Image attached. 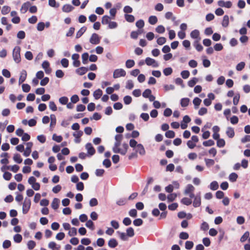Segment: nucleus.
Wrapping results in <instances>:
<instances>
[{
    "instance_id": "60",
    "label": "nucleus",
    "mask_w": 250,
    "mask_h": 250,
    "mask_svg": "<svg viewBox=\"0 0 250 250\" xmlns=\"http://www.w3.org/2000/svg\"><path fill=\"white\" fill-rule=\"evenodd\" d=\"M12 177V174L9 172H4L3 175V178L7 181H9L11 179Z\"/></svg>"
},
{
    "instance_id": "57",
    "label": "nucleus",
    "mask_w": 250,
    "mask_h": 250,
    "mask_svg": "<svg viewBox=\"0 0 250 250\" xmlns=\"http://www.w3.org/2000/svg\"><path fill=\"white\" fill-rule=\"evenodd\" d=\"M49 107L51 110L55 111L57 110V106L53 101H50L49 104Z\"/></svg>"
},
{
    "instance_id": "44",
    "label": "nucleus",
    "mask_w": 250,
    "mask_h": 250,
    "mask_svg": "<svg viewBox=\"0 0 250 250\" xmlns=\"http://www.w3.org/2000/svg\"><path fill=\"white\" fill-rule=\"evenodd\" d=\"M193 245L192 241H188L185 243V248L187 250H190L193 248Z\"/></svg>"
},
{
    "instance_id": "10",
    "label": "nucleus",
    "mask_w": 250,
    "mask_h": 250,
    "mask_svg": "<svg viewBox=\"0 0 250 250\" xmlns=\"http://www.w3.org/2000/svg\"><path fill=\"white\" fill-rule=\"evenodd\" d=\"M30 6L31 3L29 1L23 3L20 9L21 12L22 14L25 13L27 11L28 9H29V7Z\"/></svg>"
},
{
    "instance_id": "56",
    "label": "nucleus",
    "mask_w": 250,
    "mask_h": 250,
    "mask_svg": "<svg viewBox=\"0 0 250 250\" xmlns=\"http://www.w3.org/2000/svg\"><path fill=\"white\" fill-rule=\"evenodd\" d=\"M10 11V7L8 6H4L1 9V13L3 15H6L8 14Z\"/></svg>"
},
{
    "instance_id": "12",
    "label": "nucleus",
    "mask_w": 250,
    "mask_h": 250,
    "mask_svg": "<svg viewBox=\"0 0 250 250\" xmlns=\"http://www.w3.org/2000/svg\"><path fill=\"white\" fill-rule=\"evenodd\" d=\"M201 197L200 195H196L194 198L193 202V206L195 208L199 207L201 206Z\"/></svg>"
},
{
    "instance_id": "54",
    "label": "nucleus",
    "mask_w": 250,
    "mask_h": 250,
    "mask_svg": "<svg viewBox=\"0 0 250 250\" xmlns=\"http://www.w3.org/2000/svg\"><path fill=\"white\" fill-rule=\"evenodd\" d=\"M167 41L166 38L165 37H160L157 40V43L160 45H162L166 43Z\"/></svg>"
},
{
    "instance_id": "24",
    "label": "nucleus",
    "mask_w": 250,
    "mask_h": 250,
    "mask_svg": "<svg viewBox=\"0 0 250 250\" xmlns=\"http://www.w3.org/2000/svg\"><path fill=\"white\" fill-rule=\"evenodd\" d=\"M189 103V99L188 98H182L181 100L180 104L182 107H187Z\"/></svg>"
},
{
    "instance_id": "17",
    "label": "nucleus",
    "mask_w": 250,
    "mask_h": 250,
    "mask_svg": "<svg viewBox=\"0 0 250 250\" xmlns=\"http://www.w3.org/2000/svg\"><path fill=\"white\" fill-rule=\"evenodd\" d=\"M195 190L194 187L191 184H188L186 188L184 191L185 194H188L190 192H192Z\"/></svg>"
},
{
    "instance_id": "11",
    "label": "nucleus",
    "mask_w": 250,
    "mask_h": 250,
    "mask_svg": "<svg viewBox=\"0 0 250 250\" xmlns=\"http://www.w3.org/2000/svg\"><path fill=\"white\" fill-rule=\"evenodd\" d=\"M83 132L81 130H78L77 132H74L73 134V136L75 137V142L76 143L80 142V138L83 135Z\"/></svg>"
},
{
    "instance_id": "43",
    "label": "nucleus",
    "mask_w": 250,
    "mask_h": 250,
    "mask_svg": "<svg viewBox=\"0 0 250 250\" xmlns=\"http://www.w3.org/2000/svg\"><path fill=\"white\" fill-rule=\"evenodd\" d=\"M51 123L50 124V127H54L56 124V118L54 115L52 114L50 115Z\"/></svg>"
},
{
    "instance_id": "50",
    "label": "nucleus",
    "mask_w": 250,
    "mask_h": 250,
    "mask_svg": "<svg viewBox=\"0 0 250 250\" xmlns=\"http://www.w3.org/2000/svg\"><path fill=\"white\" fill-rule=\"evenodd\" d=\"M197 82V79L196 78H193L192 79L188 82V85L190 87H192L195 85Z\"/></svg>"
},
{
    "instance_id": "20",
    "label": "nucleus",
    "mask_w": 250,
    "mask_h": 250,
    "mask_svg": "<svg viewBox=\"0 0 250 250\" xmlns=\"http://www.w3.org/2000/svg\"><path fill=\"white\" fill-rule=\"evenodd\" d=\"M226 134L229 138H233L235 135L234 129L231 127H228L226 131Z\"/></svg>"
},
{
    "instance_id": "4",
    "label": "nucleus",
    "mask_w": 250,
    "mask_h": 250,
    "mask_svg": "<svg viewBox=\"0 0 250 250\" xmlns=\"http://www.w3.org/2000/svg\"><path fill=\"white\" fill-rule=\"evenodd\" d=\"M126 75V72L122 68L115 69L113 72V77L116 79L120 77H125Z\"/></svg>"
},
{
    "instance_id": "7",
    "label": "nucleus",
    "mask_w": 250,
    "mask_h": 250,
    "mask_svg": "<svg viewBox=\"0 0 250 250\" xmlns=\"http://www.w3.org/2000/svg\"><path fill=\"white\" fill-rule=\"evenodd\" d=\"M145 62L147 65H152L154 67L158 66V63L156 61L149 57H147L145 60Z\"/></svg>"
},
{
    "instance_id": "15",
    "label": "nucleus",
    "mask_w": 250,
    "mask_h": 250,
    "mask_svg": "<svg viewBox=\"0 0 250 250\" xmlns=\"http://www.w3.org/2000/svg\"><path fill=\"white\" fill-rule=\"evenodd\" d=\"M73 9L74 7L68 4H64L62 8V11L66 13L70 12Z\"/></svg>"
},
{
    "instance_id": "51",
    "label": "nucleus",
    "mask_w": 250,
    "mask_h": 250,
    "mask_svg": "<svg viewBox=\"0 0 250 250\" xmlns=\"http://www.w3.org/2000/svg\"><path fill=\"white\" fill-rule=\"evenodd\" d=\"M133 223L134 226L138 227L141 226L143 224V221L141 219L138 218L135 219Z\"/></svg>"
},
{
    "instance_id": "8",
    "label": "nucleus",
    "mask_w": 250,
    "mask_h": 250,
    "mask_svg": "<svg viewBox=\"0 0 250 250\" xmlns=\"http://www.w3.org/2000/svg\"><path fill=\"white\" fill-rule=\"evenodd\" d=\"M85 147L87 150L88 154L90 156L93 155L95 153V149L91 143H87L85 146Z\"/></svg>"
},
{
    "instance_id": "33",
    "label": "nucleus",
    "mask_w": 250,
    "mask_h": 250,
    "mask_svg": "<svg viewBox=\"0 0 250 250\" xmlns=\"http://www.w3.org/2000/svg\"><path fill=\"white\" fill-rule=\"evenodd\" d=\"M135 65V62L133 60H127L125 62V66L128 68H130L134 66Z\"/></svg>"
},
{
    "instance_id": "37",
    "label": "nucleus",
    "mask_w": 250,
    "mask_h": 250,
    "mask_svg": "<svg viewBox=\"0 0 250 250\" xmlns=\"http://www.w3.org/2000/svg\"><path fill=\"white\" fill-rule=\"evenodd\" d=\"M238 178V175L235 173H231L229 175V180L232 182H235Z\"/></svg>"
},
{
    "instance_id": "42",
    "label": "nucleus",
    "mask_w": 250,
    "mask_h": 250,
    "mask_svg": "<svg viewBox=\"0 0 250 250\" xmlns=\"http://www.w3.org/2000/svg\"><path fill=\"white\" fill-rule=\"evenodd\" d=\"M205 161L206 162V165L208 167L212 166L215 164V162L213 159H205Z\"/></svg>"
},
{
    "instance_id": "26",
    "label": "nucleus",
    "mask_w": 250,
    "mask_h": 250,
    "mask_svg": "<svg viewBox=\"0 0 250 250\" xmlns=\"http://www.w3.org/2000/svg\"><path fill=\"white\" fill-rule=\"evenodd\" d=\"M181 202L182 204L186 205L189 206L191 204L192 200L190 198H188L187 197H184L182 199Z\"/></svg>"
},
{
    "instance_id": "55",
    "label": "nucleus",
    "mask_w": 250,
    "mask_h": 250,
    "mask_svg": "<svg viewBox=\"0 0 250 250\" xmlns=\"http://www.w3.org/2000/svg\"><path fill=\"white\" fill-rule=\"evenodd\" d=\"M189 74V72L188 70H183L181 73L182 77L184 79L188 78Z\"/></svg>"
},
{
    "instance_id": "14",
    "label": "nucleus",
    "mask_w": 250,
    "mask_h": 250,
    "mask_svg": "<svg viewBox=\"0 0 250 250\" xmlns=\"http://www.w3.org/2000/svg\"><path fill=\"white\" fill-rule=\"evenodd\" d=\"M136 152L137 153L138 152L141 155H145V154L146 153V151H145V149L144 148V147L141 144H138L137 145V148H136Z\"/></svg>"
},
{
    "instance_id": "52",
    "label": "nucleus",
    "mask_w": 250,
    "mask_h": 250,
    "mask_svg": "<svg viewBox=\"0 0 250 250\" xmlns=\"http://www.w3.org/2000/svg\"><path fill=\"white\" fill-rule=\"evenodd\" d=\"M203 145L205 146H210L214 145V142L212 140H208L206 141H204L203 143Z\"/></svg>"
},
{
    "instance_id": "46",
    "label": "nucleus",
    "mask_w": 250,
    "mask_h": 250,
    "mask_svg": "<svg viewBox=\"0 0 250 250\" xmlns=\"http://www.w3.org/2000/svg\"><path fill=\"white\" fill-rule=\"evenodd\" d=\"M199 41H195V42H194V46L196 48V49L198 51H201L203 49V47L202 46V45L199 43Z\"/></svg>"
},
{
    "instance_id": "32",
    "label": "nucleus",
    "mask_w": 250,
    "mask_h": 250,
    "mask_svg": "<svg viewBox=\"0 0 250 250\" xmlns=\"http://www.w3.org/2000/svg\"><path fill=\"white\" fill-rule=\"evenodd\" d=\"M14 161L18 164H21L22 161V159L21 158L20 154H15L13 157Z\"/></svg>"
},
{
    "instance_id": "22",
    "label": "nucleus",
    "mask_w": 250,
    "mask_h": 250,
    "mask_svg": "<svg viewBox=\"0 0 250 250\" xmlns=\"http://www.w3.org/2000/svg\"><path fill=\"white\" fill-rule=\"evenodd\" d=\"M102 95L103 91L100 89H98L93 92V96L94 98L96 100L100 99V97L102 96Z\"/></svg>"
},
{
    "instance_id": "35",
    "label": "nucleus",
    "mask_w": 250,
    "mask_h": 250,
    "mask_svg": "<svg viewBox=\"0 0 250 250\" xmlns=\"http://www.w3.org/2000/svg\"><path fill=\"white\" fill-rule=\"evenodd\" d=\"M202 100L198 97H196L193 99V103L195 106V108H198V106L200 104Z\"/></svg>"
},
{
    "instance_id": "3",
    "label": "nucleus",
    "mask_w": 250,
    "mask_h": 250,
    "mask_svg": "<svg viewBox=\"0 0 250 250\" xmlns=\"http://www.w3.org/2000/svg\"><path fill=\"white\" fill-rule=\"evenodd\" d=\"M31 206V200L30 199L25 198L22 205V213L24 214L27 213Z\"/></svg>"
},
{
    "instance_id": "48",
    "label": "nucleus",
    "mask_w": 250,
    "mask_h": 250,
    "mask_svg": "<svg viewBox=\"0 0 250 250\" xmlns=\"http://www.w3.org/2000/svg\"><path fill=\"white\" fill-rule=\"evenodd\" d=\"M155 30L157 33L162 34L165 32V28L164 26L160 25L156 28Z\"/></svg>"
},
{
    "instance_id": "28",
    "label": "nucleus",
    "mask_w": 250,
    "mask_h": 250,
    "mask_svg": "<svg viewBox=\"0 0 250 250\" xmlns=\"http://www.w3.org/2000/svg\"><path fill=\"white\" fill-rule=\"evenodd\" d=\"M126 233L127 237H132L134 236L135 233L134 229L132 227L128 228L126 230Z\"/></svg>"
},
{
    "instance_id": "53",
    "label": "nucleus",
    "mask_w": 250,
    "mask_h": 250,
    "mask_svg": "<svg viewBox=\"0 0 250 250\" xmlns=\"http://www.w3.org/2000/svg\"><path fill=\"white\" fill-rule=\"evenodd\" d=\"M163 73L166 76H168L172 74V69L171 67H167L164 69Z\"/></svg>"
},
{
    "instance_id": "61",
    "label": "nucleus",
    "mask_w": 250,
    "mask_h": 250,
    "mask_svg": "<svg viewBox=\"0 0 250 250\" xmlns=\"http://www.w3.org/2000/svg\"><path fill=\"white\" fill-rule=\"evenodd\" d=\"M245 65V63L244 62H240L238 64H237L236 66V69L237 71H241L244 68Z\"/></svg>"
},
{
    "instance_id": "18",
    "label": "nucleus",
    "mask_w": 250,
    "mask_h": 250,
    "mask_svg": "<svg viewBox=\"0 0 250 250\" xmlns=\"http://www.w3.org/2000/svg\"><path fill=\"white\" fill-rule=\"evenodd\" d=\"M118 245V242L115 238L110 239L108 243V245L110 248H114Z\"/></svg>"
},
{
    "instance_id": "59",
    "label": "nucleus",
    "mask_w": 250,
    "mask_h": 250,
    "mask_svg": "<svg viewBox=\"0 0 250 250\" xmlns=\"http://www.w3.org/2000/svg\"><path fill=\"white\" fill-rule=\"evenodd\" d=\"M30 89V86L28 84L24 83L22 85V89L24 92H28Z\"/></svg>"
},
{
    "instance_id": "38",
    "label": "nucleus",
    "mask_w": 250,
    "mask_h": 250,
    "mask_svg": "<svg viewBox=\"0 0 250 250\" xmlns=\"http://www.w3.org/2000/svg\"><path fill=\"white\" fill-rule=\"evenodd\" d=\"M125 20L129 22H133L135 20L134 17L132 15L125 14Z\"/></svg>"
},
{
    "instance_id": "19",
    "label": "nucleus",
    "mask_w": 250,
    "mask_h": 250,
    "mask_svg": "<svg viewBox=\"0 0 250 250\" xmlns=\"http://www.w3.org/2000/svg\"><path fill=\"white\" fill-rule=\"evenodd\" d=\"M199 36L200 32L197 29H195L192 31L190 33V37L193 39H198V41L200 40Z\"/></svg>"
},
{
    "instance_id": "30",
    "label": "nucleus",
    "mask_w": 250,
    "mask_h": 250,
    "mask_svg": "<svg viewBox=\"0 0 250 250\" xmlns=\"http://www.w3.org/2000/svg\"><path fill=\"white\" fill-rule=\"evenodd\" d=\"M117 233L118 234L120 238L123 241H127L128 240V237L127 235L123 232L118 231Z\"/></svg>"
},
{
    "instance_id": "45",
    "label": "nucleus",
    "mask_w": 250,
    "mask_h": 250,
    "mask_svg": "<svg viewBox=\"0 0 250 250\" xmlns=\"http://www.w3.org/2000/svg\"><path fill=\"white\" fill-rule=\"evenodd\" d=\"M52 139L58 143H60L62 140V136H58L56 134H54L52 136Z\"/></svg>"
},
{
    "instance_id": "29",
    "label": "nucleus",
    "mask_w": 250,
    "mask_h": 250,
    "mask_svg": "<svg viewBox=\"0 0 250 250\" xmlns=\"http://www.w3.org/2000/svg\"><path fill=\"white\" fill-rule=\"evenodd\" d=\"M158 21V19L155 16H151L148 19V22L150 24H155Z\"/></svg>"
},
{
    "instance_id": "2",
    "label": "nucleus",
    "mask_w": 250,
    "mask_h": 250,
    "mask_svg": "<svg viewBox=\"0 0 250 250\" xmlns=\"http://www.w3.org/2000/svg\"><path fill=\"white\" fill-rule=\"evenodd\" d=\"M21 48L19 46H16L13 51V57L14 61L16 63H19L21 61V55H20Z\"/></svg>"
},
{
    "instance_id": "39",
    "label": "nucleus",
    "mask_w": 250,
    "mask_h": 250,
    "mask_svg": "<svg viewBox=\"0 0 250 250\" xmlns=\"http://www.w3.org/2000/svg\"><path fill=\"white\" fill-rule=\"evenodd\" d=\"M175 135V132L172 130H168L165 133L166 137L168 138H173Z\"/></svg>"
},
{
    "instance_id": "62",
    "label": "nucleus",
    "mask_w": 250,
    "mask_h": 250,
    "mask_svg": "<svg viewBox=\"0 0 250 250\" xmlns=\"http://www.w3.org/2000/svg\"><path fill=\"white\" fill-rule=\"evenodd\" d=\"M179 237L181 239L186 240L188 238L189 235L187 232H182L180 233Z\"/></svg>"
},
{
    "instance_id": "36",
    "label": "nucleus",
    "mask_w": 250,
    "mask_h": 250,
    "mask_svg": "<svg viewBox=\"0 0 250 250\" xmlns=\"http://www.w3.org/2000/svg\"><path fill=\"white\" fill-rule=\"evenodd\" d=\"M141 33V31L139 30H138L137 31H132L131 33L130 37L132 39H136L138 38V35Z\"/></svg>"
},
{
    "instance_id": "9",
    "label": "nucleus",
    "mask_w": 250,
    "mask_h": 250,
    "mask_svg": "<svg viewBox=\"0 0 250 250\" xmlns=\"http://www.w3.org/2000/svg\"><path fill=\"white\" fill-rule=\"evenodd\" d=\"M33 146V143L32 142H28L26 144V147L25 150L23 152V155L25 157H27L30 155L31 152V148Z\"/></svg>"
},
{
    "instance_id": "34",
    "label": "nucleus",
    "mask_w": 250,
    "mask_h": 250,
    "mask_svg": "<svg viewBox=\"0 0 250 250\" xmlns=\"http://www.w3.org/2000/svg\"><path fill=\"white\" fill-rule=\"evenodd\" d=\"M110 18L107 15H104L103 17L102 20V23L103 24H108L110 22Z\"/></svg>"
},
{
    "instance_id": "5",
    "label": "nucleus",
    "mask_w": 250,
    "mask_h": 250,
    "mask_svg": "<svg viewBox=\"0 0 250 250\" xmlns=\"http://www.w3.org/2000/svg\"><path fill=\"white\" fill-rule=\"evenodd\" d=\"M89 42L91 44H98L100 42V37L96 33H93L92 34Z\"/></svg>"
},
{
    "instance_id": "31",
    "label": "nucleus",
    "mask_w": 250,
    "mask_h": 250,
    "mask_svg": "<svg viewBox=\"0 0 250 250\" xmlns=\"http://www.w3.org/2000/svg\"><path fill=\"white\" fill-rule=\"evenodd\" d=\"M88 58L89 55L88 53L85 52L83 53L82 55V62L84 64H87L88 62Z\"/></svg>"
},
{
    "instance_id": "49",
    "label": "nucleus",
    "mask_w": 250,
    "mask_h": 250,
    "mask_svg": "<svg viewBox=\"0 0 250 250\" xmlns=\"http://www.w3.org/2000/svg\"><path fill=\"white\" fill-rule=\"evenodd\" d=\"M22 236L20 234H17L14 236V240L16 243H20L22 241Z\"/></svg>"
},
{
    "instance_id": "27",
    "label": "nucleus",
    "mask_w": 250,
    "mask_h": 250,
    "mask_svg": "<svg viewBox=\"0 0 250 250\" xmlns=\"http://www.w3.org/2000/svg\"><path fill=\"white\" fill-rule=\"evenodd\" d=\"M229 18L228 15H225L222 22V25L224 27H227L229 25Z\"/></svg>"
},
{
    "instance_id": "13",
    "label": "nucleus",
    "mask_w": 250,
    "mask_h": 250,
    "mask_svg": "<svg viewBox=\"0 0 250 250\" xmlns=\"http://www.w3.org/2000/svg\"><path fill=\"white\" fill-rule=\"evenodd\" d=\"M27 77V72L26 70H22L21 72V75L19 80V84H21L23 83L26 78Z\"/></svg>"
},
{
    "instance_id": "16",
    "label": "nucleus",
    "mask_w": 250,
    "mask_h": 250,
    "mask_svg": "<svg viewBox=\"0 0 250 250\" xmlns=\"http://www.w3.org/2000/svg\"><path fill=\"white\" fill-rule=\"evenodd\" d=\"M88 70V68L85 67H79L76 70V73L82 76L85 74Z\"/></svg>"
},
{
    "instance_id": "6",
    "label": "nucleus",
    "mask_w": 250,
    "mask_h": 250,
    "mask_svg": "<svg viewBox=\"0 0 250 250\" xmlns=\"http://www.w3.org/2000/svg\"><path fill=\"white\" fill-rule=\"evenodd\" d=\"M80 56L78 54H74L72 56V59L73 60V64L76 67H78L80 66L81 62L79 61Z\"/></svg>"
},
{
    "instance_id": "64",
    "label": "nucleus",
    "mask_w": 250,
    "mask_h": 250,
    "mask_svg": "<svg viewBox=\"0 0 250 250\" xmlns=\"http://www.w3.org/2000/svg\"><path fill=\"white\" fill-rule=\"evenodd\" d=\"M151 94V90L149 89H146L143 93V96L147 98Z\"/></svg>"
},
{
    "instance_id": "41",
    "label": "nucleus",
    "mask_w": 250,
    "mask_h": 250,
    "mask_svg": "<svg viewBox=\"0 0 250 250\" xmlns=\"http://www.w3.org/2000/svg\"><path fill=\"white\" fill-rule=\"evenodd\" d=\"M250 232L248 231H246L240 238L241 242H244L249 237Z\"/></svg>"
},
{
    "instance_id": "40",
    "label": "nucleus",
    "mask_w": 250,
    "mask_h": 250,
    "mask_svg": "<svg viewBox=\"0 0 250 250\" xmlns=\"http://www.w3.org/2000/svg\"><path fill=\"white\" fill-rule=\"evenodd\" d=\"M219 188L218 183L216 181H213L210 184V188L212 190H217Z\"/></svg>"
},
{
    "instance_id": "63",
    "label": "nucleus",
    "mask_w": 250,
    "mask_h": 250,
    "mask_svg": "<svg viewBox=\"0 0 250 250\" xmlns=\"http://www.w3.org/2000/svg\"><path fill=\"white\" fill-rule=\"evenodd\" d=\"M136 25L139 28H142L145 25L144 21L143 20H140L137 21Z\"/></svg>"
},
{
    "instance_id": "21",
    "label": "nucleus",
    "mask_w": 250,
    "mask_h": 250,
    "mask_svg": "<svg viewBox=\"0 0 250 250\" xmlns=\"http://www.w3.org/2000/svg\"><path fill=\"white\" fill-rule=\"evenodd\" d=\"M60 200L57 198L53 199L51 203V207L54 209H57L59 208Z\"/></svg>"
},
{
    "instance_id": "25",
    "label": "nucleus",
    "mask_w": 250,
    "mask_h": 250,
    "mask_svg": "<svg viewBox=\"0 0 250 250\" xmlns=\"http://www.w3.org/2000/svg\"><path fill=\"white\" fill-rule=\"evenodd\" d=\"M86 27L85 26L82 27L77 32L76 35V38L78 39L80 38L83 34L86 31Z\"/></svg>"
},
{
    "instance_id": "47",
    "label": "nucleus",
    "mask_w": 250,
    "mask_h": 250,
    "mask_svg": "<svg viewBox=\"0 0 250 250\" xmlns=\"http://www.w3.org/2000/svg\"><path fill=\"white\" fill-rule=\"evenodd\" d=\"M225 141L223 139H219L217 141V146L219 147H223L225 146Z\"/></svg>"
},
{
    "instance_id": "1",
    "label": "nucleus",
    "mask_w": 250,
    "mask_h": 250,
    "mask_svg": "<svg viewBox=\"0 0 250 250\" xmlns=\"http://www.w3.org/2000/svg\"><path fill=\"white\" fill-rule=\"evenodd\" d=\"M123 135L122 134H117L115 136V139L116 142L114 144V146L113 147V151L114 153H120L122 155H125L127 152V149L128 148V146L126 143H124L123 144V149H120L119 146L121 145V141L123 139Z\"/></svg>"
},
{
    "instance_id": "58",
    "label": "nucleus",
    "mask_w": 250,
    "mask_h": 250,
    "mask_svg": "<svg viewBox=\"0 0 250 250\" xmlns=\"http://www.w3.org/2000/svg\"><path fill=\"white\" fill-rule=\"evenodd\" d=\"M124 102L125 104H129L132 102V98L130 96H125L124 98Z\"/></svg>"
},
{
    "instance_id": "23",
    "label": "nucleus",
    "mask_w": 250,
    "mask_h": 250,
    "mask_svg": "<svg viewBox=\"0 0 250 250\" xmlns=\"http://www.w3.org/2000/svg\"><path fill=\"white\" fill-rule=\"evenodd\" d=\"M48 247L52 250H60V245H57L54 242H50L48 244Z\"/></svg>"
}]
</instances>
